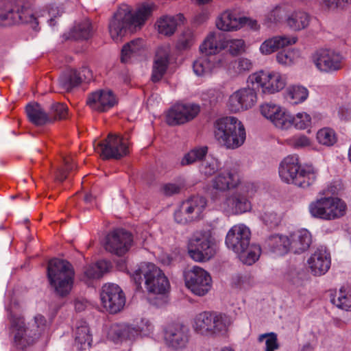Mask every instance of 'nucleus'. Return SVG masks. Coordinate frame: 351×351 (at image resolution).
I'll return each mask as SVG.
<instances>
[{"instance_id": "f257e3e1", "label": "nucleus", "mask_w": 351, "mask_h": 351, "mask_svg": "<svg viewBox=\"0 0 351 351\" xmlns=\"http://www.w3.org/2000/svg\"><path fill=\"white\" fill-rule=\"evenodd\" d=\"M153 4L143 3L132 12L128 7L121 8L110 20L108 29L111 38L115 42L121 41L128 33L139 30L152 16Z\"/></svg>"}, {"instance_id": "f03ea898", "label": "nucleus", "mask_w": 351, "mask_h": 351, "mask_svg": "<svg viewBox=\"0 0 351 351\" xmlns=\"http://www.w3.org/2000/svg\"><path fill=\"white\" fill-rule=\"evenodd\" d=\"M279 176L286 183L307 188L315 182L317 171L312 166L301 167L298 156L289 155L280 162Z\"/></svg>"}, {"instance_id": "7ed1b4c3", "label": "nucleus", "mask_w": 351, "mask_h": 351, "mask_svg": "<svg viewBox=\"0 0 351 351\" xmlns=\"http://www.w3.org/2000/svg\"><path fill=\"white\" fill-rule=\"evenodd\" d=\"M131 277L136 285L137 289L141 287L143 277L145 287L150 293L165 294L170 288L168 278L162 271L153 263H142L137 269L134 271Z\"/></svg>"}, {"instance_id": "20e7f679", "label": "nucleus", "mask_w": 351, "mask_h": 351, "mask_svg": "<svg viewBox=\"0 0 351 351\" xmlns=\"http://www.w3.org/2000/svg\"><path fill=\"white\" fill-rule=\"evenodd\" d=\"M215 136L227 149H237L245 140V130L240 121L233 117H226L216 121Z\"/></svg>"}, {"instance_id": "39448f33", "label": "nucleus", "mask_w": 351, "mask_h": 351, "mask_svg": "<svg viewBox=\"0 0 351 351\" xmlns=\"http://www.w3.org/2000/svg\"><path fill=\"white\" fill-rule=\"evenodd\" d=\"M47 277L56 293L64 297L71 291L75 271L72 265L67 261L53 258L48 263Z\"/></svg>"}, {"instance_id": "423d86ee", "label": "nucleus", "mask_w": 351, "mask_h": 351, "mask_svg": "<svg viewBox=\"0 0 351 351\" xmlns=\"http://www.w3.org/2000/svg\"><path fill=\"white\" fill-rule=\"evenodd\" d=\"M308 210L315 218L332 221L339 219L346 214L347 205L337 197H322L309 204Z\"/></svg>"}, {"instance_id": "0eeeda50", "label": "nucleus", "mask_w": 351, "mask_h": 351, "mask_svg": "<svg viewBox=\"0 0 351 351\" xmlns=\"http://www.w3.org/2000/svg\"><path fill=\"white\" fill-rule=\"evenodd\" d=\"M188 252L197 262L210 260L216 253L214 239L208 231H197L190 237L187 245Z\"/></svg>"}, {"instance_id": "6e6552de", "label": "nucleus", "mask_w": 351, "mask_h": 351, "mask_svg": "<svg viewBox=\"0 0 351 351\" xmlns=\"http://www.w3.org/2000/svg\"><path fill=\"white\" fill-rule=\"evenodd\" d=\"M129 134H109L105 140L94 143V149L103 159H119L129 153Z\"/></svg>"}, {"instance_id": "1a4fd4ad", "label": "nucleus", "mask_w": 351, "mask_h": 351, "mask_svg": "<svg viewBox=\"0 0 351 351\" xmlns=\"http://www.w3.org/2000/svg\"><path fill=\"white\" fill-rule=\"evenodd\" d=\"M248 84L261 88L263 93L273 94L283 89L286 85V77L276 71H261L248 77Z\"/></svg>"}, {"instance_id": "9d476101", "label": "nucleus", "mask_w": 351, "mask_h": 351, "mask_svg": "<svg viewBox=\"0 0 351 351\" xmlns=\"http://www.w3.org/2000/svg\"><path fill=\"white\" fill-rule=\"evenodd\" d=\"M186 287L195 295L202 296L211 289L212 279L206 270L194 266L184 273Z\"/></svg>"}, {"instance_id": "9b49d317", "label": "nucleus", "mask_w": 351, "mask_h": 351, "mask_svg": "<svg viewBox=\"0 0 351 351\" xmlns=\"http://www.w3.org/2000/svg\"><path fill=\"white\" fill-rule=\"evenodd\" d=\"M100 298L104 308L112 314L121 311L125 304L124 293L119 286L113 283L103 286Z\"/></svg>"}, {"instance_id": "f8f14e48", "label": "nucleus", "mask_w": 351, "mask_h": 351, "mask_svg": "<svg viewBox=\"0 0 351 351\" xmlns=\"http://www.w3.org/2000/svg\"><path fill=\"white\" fill-rule=\"evenodd\" d=\"M232 323V318L226 314L204 311L196 315L193 327L194 329H226Z\"/></svg>"}, {"instance_id": "ddd939ff", "label": "nucleus", "mask_w": 351, "mask_h": 351, "mask_svg": "<svg viewBox=\"0 0 351 351\" xmlns=\"http://www.w3.org/2000/svg\"><path fill=\"white\" fill-rule=\"evenodd\" d=\"M200 112L198 104H177L171 107L167 114V123L169 125L184 124L194 119Z\"/></svg>"}, {"instance_id": "4468645a", "label": "nucleus", "mask_w": 351, "mask_h": 351, "mask_svg": "<svg viewBox=\"0 0 351 351\" xmlns=\"http://www.w3.org/2000/svg\"><path fill=\"white\" fill-rule=\"evenodd\" d=\"M241 183L239 167L237 165L227 166L212 180L211 188L214 190L225 192L237 188Z\"/></svg>"}, {"instance_id": "2eb2a0df", "label": "nucleus", "mask_w": 351, "mask_h": 351, "mask_svg": "<svg viewBox=\"0 0 351 351\" xmlns=\"http://www.w3.org/2000/svg\"><path fill=\"white\" fill-rule=\"evenodd\" d=\"M250 235V230L246 226L234 225L226 234V245L228 249L236 254L241 253L249 246Z\"/></svg>"}, {"instance_id": "dca6fc26", "label": "nucleus", "mask_w": 351, "mask_h": 351, "mask_svg": "<svg viewBox=\"0 0 351 351\" xmlns=\"http://www.w3.org/2000/svg\"><path fill=\"white\" fill-rule=\"evenodd\" d=\"M247 87L239 89L234 92L229 99V106L231 111L237 112L242 110H247L251 108L255 105L257 101L256 90H259L252 85H249L248 82Z\"/></svg>"}, {"instance_id": "f3484780", "label": "nucleus", "mask_w": 351, "mask_h": 351, "mask_svg": "<svg viewBox=\"0 0 351 351\" xmlns=\"http://www.w3.org/2000/svg\"><path fill=\"white\" fill-rule=\"evenodd\" d=\"M132 235L123 229H116L106 237L105 247L106 250L118 256L125 254L130 248Z\"/></svg>"}, {"instance_id": "a211bd4d", "label": "nucleus", "mask_w": 351, "mask_h": 351, "mask_svg": "<svg viewBox=\"0 0 351 351\" xmlns=\"http://www.w3.org/2000/svg\"><path fill=\"white\" fill-rule=\"evenodd\" d=\"M313 62L321 71L330 73L343 67V57L332 49H321L313 56Z\"/></svg>"}, {"instance_id": "6ab92c4d", "label": "nucleus", "mask_w": 351, "mask_h": 351, "mask_svg": "<svg viewBox=\"0 0 351 351\" xmlns=\"http://www.w3.org/2000/svg\"><path fill=\"white\" fill-rule=\"evenodd\" d=\"M222 206L225 211L232 215L250 211L252 206L249 200L248 190L240 188L226 198Z\"/></svg>"}, {"instance_id": "aec40b11", "label": "nucleus", "mask_w": 351, "mask_h": 351, "mask_svg": "<svg viewBox=\"0 0 351 351\" xmlns=\"http://www.w3.org/2000/svg\"><path fill=\"white\" fill-rule=\"evenodd\" d=\"M261 114L269 120L276 128L287 130L289 123L288 112L273 103H265L260 106Z\"/></svg>"}, {"instance_id": "412c9836", "label": "nucleus", "mask_w": 351, "mask_h": 351, "mask_svg": "<svg viewBox=\"0 0 351 351\" xmlns=\"http://www.w3.org/2000/svg\"><path fill=\"white\" fill-rule=\"evenodd\" d=\"M117 98L110 90H97L90 93L86 104L94 110L105 112L117 104Z\"/></svg>"}, {"instance_id": "4be33fe9", "label": "nucleus", "mask_w": 351, "mask_h": 351, "mask_svg": "<svg viewBox=\"0 0 351 351\" xmlns=\"http://www.w3.org/2000/svg\"><path fill=\"white\" fill-rule=\"evenodd\" d=\"M92 78L90 70L84 67L80 72L70 69L63 73L58 79V84L62 90L70 91L80 85L83 81H89Z\"/></svg>"}, {"instance_id": "5701e85b", "label": "nucleus", "mask_w": 351, "mask_h": 351, "mask_svg": "<svg viewBox=\"0 0 351 351\" xmlns=\"http://www.w3.org/2000/svg\"><path fill=\"white\" fill-rule=\"evenodd\" d=\"M227 61L224 56L205 55L197 59L193 64L194 73L198 76L210 74L215 69L225 66Z\"/></svg>"}, {"instance_id": "b1692460", "label": "nucleus", "mask_w": 351, "mask_h": 351, "mask_svg": "<svg viewBox=\"0 0 351 351\" xmlns=\"http://www.w3.org/2000/svg\"><path fill=\"white\" fill-rule=\"evenodd\" d=\"M248 21H250L249 19L238 16L235 12L227 10L217 17L216 26L222 31H236L241 29Z\"/></svg>"}, {"instance_id": "393cba45", "label": "nucleus", "mask_w": 351, "mask_h": 351, "mask_svg": "<svg viewBox=\"0 0 351 351\" xmlns=\"http://www.w3.org/2000/svg\"><path fill=\"white\" fill-rule=\"evenodd\" d=\"M330 254L324 248L317 249L308 259V265L314 276L326 274L330 267Z\"/></svg>"}, {"instance_id": "a878e982", "label": "nucleus", "mask_w": 351, "mask_h": 351, "mask_svg": "<svg viewBox=\"0 0 351 351\" xmlns=\"http://www.w3.org/2000/svg\"><path fill=\"white\" fill-rule=\"evenodd\" d=\"M16 17L21 23H32L34 25H38V23L32 10L29 6L25 5L22 0L18 2L14 8L10 9L7 13H0V19L3 21L9 19L16 20Z\"/></svg>"}, {"instance_id": "bb28decb", "label": "nucleus", "mask_w": 351, "mask_h": 351, "mask_svg": "<svg viewBox=\"0 0 351 351\" xmlns=\"http://www.w3.org/2000/svg\"><path fill=\"white\" fill-rule=\"evenodd\" d=\"M227 48L226 39L219 32H210L200 45V51L208 56H218L217 53Z\"/></svg>"}, {"instance_id": "cd10ccee", "label": "nucleus", "mask_w": 351, "mask_h": 351, "mask_svg": "<svg viewBox=\"0 0 351 351\" xmlns=\"http://www.w3.org/2000/svg\"><path fill=\"white\" fill-rule=\"evenodd\" d=\"M169 53L168 47H160L158 49L152 74V80L154 82H159L165 75L169 64Z\"/></svg>"}, {"instance_id": "c85d7f7f", "label": "nucleus", "mask_w": 351, "mask_h": 351, "mask_svg": "<svg viewBox=\"0 0 351 351\" xmlns=\"http://www.w3.org/2000/svg\"><path fill=\"white\" fill-rule=\"evenodd\" d=\"M298 40L295 36H277L265 40L260 46L263 55L271 54L280 48L294 45Z\"/></svg>"}, {"instance_id": "c756f323", "label": "nucleus", "mask_w": 351, "mask_h": 351, "mask_svg": "<svg viewBox=\"0 0 351 351\" xmlns=\"http://www.w3.org/2000/svg\"><path fill=\"white\" fill-rule=\"evenodd\" d=\"M290 250L300 254L307 250L311 243V233L306 230H300L293 233L290 238Z\"/></svg>"}, {"instance_id": "7c9ffc66", "label": "nucleus", "mask_w": 351, "mask_h": 351, "mask_svg": "<svg viewBox=\"0 0 351 351\" xmlns=\"http://www.w3.org/2000/svg\"><path fill=\"white\" fill-rule=\"evenodd\" d=\"M183 210L189 216L191 221L199 219L206 206V200L202 196L193 197L181 205Z\"/></svg>"}, {"instance_id": "2f4dec72", "label": "nucleus", "mask_w": 351, "mask_h": 351, "mask_svg": "<svg viewBox=\"0 0 351 351\" xmlns=\"http://www.w3.org/2000/svg\"><path fill=\"white\" fill-rule=\"evenodd\" d=\"M160 335L166 345L173 349L184 348L189 340L186 330H160Z\"/></svg>"}, {"instance_id": "473e14b6", "label": "nucleus", "mask_w": 351, "mask_h": 351, "mask_svg": "<svg viewBox=\"0 0 351 351\" xmlns=\"http://www.w3.org/2000/svg\"><path fill=\"white\" fill-rule=\"evenodd\" d=\"M146 44L143 39L136 38L124 45L121 50V61L128 62L130 58L143 55Z\"/></svg>"}, {"instance_id": "72a5a7b5", "label": "nucleus", "mask_w": 351, "mask_h": 351, "mask_svg": "<svg viewBox=\"0 0 351 351\" xmlns=\"http://www.w3.org/2000/svg\"><path fill=\"white\" fill-rule=\"evenodd\" d=\"M265 243L273 252L278 255H284L290 250V240L286 236L271 235L266 240Z\"/></svg>"}, {"instance_id": "f704fd0d", "label": "nucleus", "mask_w": 351, "mask_h": 351, "mask_svg": "<svg viewBox=\"0 0 351 351\" xmlns=\"http://www.w3.org/2000/svg\"><path fill=\"white\" fill-rule=\"evenodd\" d=\"M26 112L29 121L34 125H43L52 121V119L38 104L27 105Z\"/></svg>"}, {"instance_id": "c9c22d12", "label": "nucleus", "mask_w": 351, "mask_h": 351, "mask_svg": "<svg viewBox=\"0 0 351 351\" xmlns=\"http://www.w3.org/2000/svg\"><path fill=\"white\" fill-rule=\"evenodd\" d=\"M330 302L339 309L351 311V288L342 287L338 292L330 295Z\"/></svg>"}, {"instance_id": "e433bc0d", "label": "nucleus", "mask_w": 351, "mask_h": 351, "mask_svg": "<svg viewBox=\"0 0 351 351\" xmlns=\"http://www.w3.org/2000/svg\"><path fill=\"white\" fill-rule=\"evenodd\" d=\"M310 16L305 12L296 11L292 12L286 19L287 25L293 31L305 29L309 24Z\"/></svg>"}, {"instance_id": "4c0bfd02", "label": "nucleus", "mask_w": 351, "mask_h": 351, "mask_svg": "<svg viewBox=\"0 0 351 351\" xmlns=\"http://www.w3.org/2000/svg\"><path fill=\"white\" fill-rule=\"evenodd\" d=\"M109 263L104 260L97 261L95 264L89 265L84 268L83 280L99 278L108 271Z\"/></svg>"}, {"instance_id": "58836bf2", "label": "nucleus", "mask_w": 351, "mask_h": 351, "mask_svg": "<svg viewBox=\"0 0 351 351\" xmlns=\"http://www.w3.org/2000/svg\"><path fill=\"white\" fill-rule=\"evenodd\" d=\"M308 97V89L302 86L293 85L287 88L286 97L293 104L304 102Z\"/></svg>"}, {"instance_id": "ea45409f", "label": "nucleus", "mask_w": 351, "mask_h": 351, "mask_svg": "<svg viewBox=\"0 0 351 351\" xmlns=\"http://www.w3.org/2000/svg\"><path fill=\"white\" fill-rule=\"evenodd\" d=\"M38 335L35 330H16L14 335V343L19 349H24L34 343Z\"/></svg>"}, {"instance_id": "a19ab883", "label": "nucleus", "mask_w": 351, "mask_h": 351, "mask_svg": "<svg viewBox=\"0 0 351 351\" xmlns=\"http://www.w3.org/2000/svg\"><path fill=\"white\" fill-rule=\"evenodd\" d=\"M156 25L159 34L171 36L175 32L177 27L176 19L175 16H162L158 19Z\"/></svg>"}, {"instance_id": "79ce46f5", "label": "nucleus", "mask_w": 351, "mask_h": 351, "mask_svg": "<svg viewBox=\"0 0 351 351\" xmlns=\"http://www.w3.org/2000/svg\"><path fill=\"white\" fill-rule=\"evenodd\" d=\"M261 252V247L258 245H249L246 250L241 253H237L241 262L244 264L251 265L259 258Z\"/></svg>"}, {"instance_id": "37998d69", "label": "nucleus", "mask_w": 351, "mask_h": 351, "mask_svg": "<svg viewBox=\"0 0 351 351\" xmlns=\"http://www.w3.org/2000/svg\"><path fill=\"white\" fill-rule=\"evenodd\" d=\"M208 152L206 146L196 147L186 153L181 160L182 166L191 165L197 161L201 160L206 156Z\"/></svg>"}, {"instance_id": "c03bdc74", "label": "nucleus", "mask_w": 351, "mask_h": 351, "mask_svg": "<svg viewBox=\"0 0 351 351\" xmlns=\"http://www.w3.org/2000/svg\"><path fill=\"white\" fill-rule=\"evenodd\" d=\"M93 34L90 22L85 20L76 25L71 31V36L74 39H88Z\"/></svg>"}, {"instance_id": "a18cd8bd", "label": "nucleus", "mask_w": 351, "mask_h": 351, "mask_svg": "<svg viewBox=\"0 0 351 351\" xmlns=\"http://www.w3.org/2000/svg\"><path fill=\"white\" fill-rule=\"evenodd\" d=\"M288 117L289 123L287 125V129L294 125L298 129L304 130L311 124V118L306 112H299L294 117L288 112Z\"/></svg>"}, {"instance_id": "49530a36", "label": "nucleus", "mask_w": 351, "mask_h": 351, "mask_svg": "<svg viewBox=\"0 0 351 351\" xmlns=\"http://www.w3.org/2000/svg\"><path fill=\"white\" fill-rule=\"evenodd\" d=\"M219 168V161L213 156H208L202 162L199 171L202 174L209 177L214 175Z\"/></svg>"}, {"instance_id": "de8ad7c7", "label": "nucleus", "mask_w": 351, "mask_h": 351, "mask_svg": "<svg viewBox=\"0 0 351 351\" xmlns=\"http://www.w3.org/2000/svg\"><path fill=\"white\" fill-rule=\"evenodd\" d=\"M317 139L319 143L327 147L334 145L337 141L335 132L328 128H324L318 130Z\"/></svg>"}, {"instance_id": "09e8293b", "label": "nucleus", "mask_w": 351, "mask_h": 351, "mask_svg": "<svg viewBox=\"0 0 351 351\" xmlns=\"http://www.w3.org/2000/svg\"><path fill=\"white\" fill-rule=\"evenodd\" d=\"M260 219L268 228L273 229L280 224L282 216L274 210H267L261 215Z\"/></svg>"}, {"instance_id": "8fccbe9b", "label": "nucleus", "mask_w": 351, "mask_h": 351, "mask_svg": "<svg viewBox=\"0 0 351 351\" xmlns=\"http://www.w3.org/2000/svg\"><path fill=\"white\" fill-rule=\"evenodd\" d=\"M63 163L64 167H59L56 173V179L60 182L64 181L67 178L68 173L75 167L73 160L70 156L64 157Z\"/></svg>"}, {"instance_id": "3c124183", "label": "nucleus", "mask_w": 351, "mask_h": 351, "mask_svg": "<svg viewBox=\"0 0 351 351\" xmlns=\"http://www.w3.org/2000/svg\"><path fill=\"white\" fill-rule=\"evenodd\" d=\"M142 330H108L107 337L110 341L117 343L121 342L123 339L130 338V336L133 332L136 333L137 335L141 336Z\"/></svg>"}, {"instance_id": "603ef678", "label": "nucleus", "mask_w": 351, "mask_h": 351, "mask_svg": "<svg viewBox=\"0 0 351 351\" xmlns=\"http://www.w3.org/2000/svg\"><path fill=\"white\" fill-rule=\"evenodd\" d=\"M285 13V10L283 7L276 6L265 16V23L269 25L280 22L282 19Z\"/></svg>"}, {"instance_id": "864d4df0", "label": "nucleus", "mask_w": 351, "mask_h": 351, "mask_svg": "<svg viewBox=\"0 0 351 351\" xmlns=\"http://www.w3.org/2000/svg\"><path fill=\"white\" fill-rule=\"evenodd\" d=\"M287 145L295 149L306 148L311 145V140L304 135H295L286 140Z\"/></svg>"}, {"instance_id": "5fc2aeb1", "label": "nucleus", "mask_w": 351, "mask_h": 351, "mask_svg": "<svg viewBox=\"0 0 351 351\" xmlns=\"http://www.w3.org/2000/svg\"><path fill=\"white\" fill-rule=\"evenodd\" d=\"M227 47L229 48V52L233 56H237L245 51V42L242 39H229L226 40Z\"/></svg>"}, {"instance_id": "6e6d98bb", "label": "nucleus", "mask_w": 351, "mask_h": 351, "mask_svg": "<svg viewBox=\"0 0 351 351\" xmlns=\"http://www.w3.org/2000/svg\"><path fill=\"white\" fill-rule=\"evenodd\" d=\"M265 340V351H274L278 348L277 335L274 332L267 333L260 337V341Z\"/></svg>"}, {"instance_id": "4d7b16f0", "label": "nucleus", "mask_w": 351, "mask_h": 351, "mask_svg": "<svg viewBox=\"0 0 351 351\" xmlns=\"http://www.w3.org/2000/svg\"><path fill=\"white\" fill-rule=\"evenodd\" d=\"M51 110L54 119H64L68 116V108L64 104H55L51 106Z\"/></svg>"}, {"instance_id": "13d9d810", "label": "nucleus", "mask_w": 351, "mask_h": 351, "mask_svg": "<svg viewBox=\"0 0 351 351\" xmlns=\"http://www.w3.org/2000/svg\"><path fill=\"white\" fill-rule=\"evenodd\" d=\"M194 41L193 34L190 31L185 32L179 38L178 47L180 49H186L189 48Z\"/></svg>"}, {"instance_id": "bf43d9fd", "label": "nucleus", "mask_w": 351, "mask_h": 351, "mask_svg": "<svg viewBox=\"0 0 351 351\" xmlns=\"http://www.w3.org/2000/svg\"><path fill=\"white\" fill-rule=\"evenodd\" d=\"M278 62L285 65H289L293 62L294 53L291 51H282L276 56Z\"/></svg>"}, {"instance_id": "052dcab7", "label": "nucleus", "mask_w": 351, "mask_h": 351, "mask_svg": "<svg viewBox=\"0 0 351 351\" xmlns=\"http://www.w3.org/2000/svg\"><path fill=\"white\" fill-rule=\"evenodd\" d=\"M88 333L89 330H77L76 333L75 341L81 344L82 349L84 348L83 346H85L86 343L88 344V346H90L92 339Z\"/></svg>"}, {"instance_id": "680f3d73", "label": "nucleus", "mask_w": 351, "mask_h": 351, "mask_svg": "<svg viewBox=\"0 0 351 351\" xmlns=\"http://www.w3.org/2000/svg\"><path fill=\"white\" fill-rule=\"evenodd\" d=\"M9 319L12 329H25L24 318L21 315L10 313Z\"/></svg>"}, {"instance_id": "e2e57ef3", "label": "nucleus", "mask_w": 351, "mask_h": 351, "mask_svg": "<svg viewBox=\"0 0 351 351\" xmlns=\"http://www.w3.org/2000/svg\"><path fill=\"white\" fill-rule=\"evenodd\" d=\"M323 4L331 10L338 8H343L347 5L351 4V0H323Z\"/></svg>"}, {"instance_id": "0e129e2a", "label": "nucleus", "mask_w": 351, "mask_h": 351, "mask_svg": "<svg viewBox=\"0 0 351 351\" xmlns=\"http://www.w3.org/2000/svg\"><path fill=\"white\" fill-rule=\"evenodd\" d=\"M189 217V216L183 210L182 206L174 214L175 220L179 223L184 224L192 221L190 218L188 219Z\"/></svg>"}, {"instance_id": "69168bd1", "label": "nucleus", "mask_w": 351, "mask_h": 351, "mask_svg": "<svg viewBox=\"0 0 351 351\" xmlns=\"http://www.w3.org/2000/svg\"><path fill=\"white\" fill-rule=\"evenodd\" d=\"M180 186L176 184L168 183L162 186V191L166 195L177 194L180 191Z\"/></svg>"}, {"instance_id": "338daca9", "label": "nucleus", "mask_w": 351, "mask_h": 351, "mask_svg": "<svg viewBox=\"0 0 351 351\" xmlns=\"http://www.w3.org/2000/svg\"><path fill=\"white\" fill-rule=\"evenodd\" d=\"M248 278L247 276L237 275L233 278V284L239 289H245L249 285Z\"/></svg>"}, {"instance_id": "774afa93", "label": "nucleus", "mask_w": 351, "mask_h": 351, "mask_svg": "<svg viewBox=\"0 0 351 351\" xmlns=\"http://www.w3.org/2000/svg\"><path fill=\"white\" fill-rule=\"evenodd\" d=\"M252 67L251 61L247 58H240L237 61V69L240 72L250 71Z\"/></svg>"}]
</instances>
